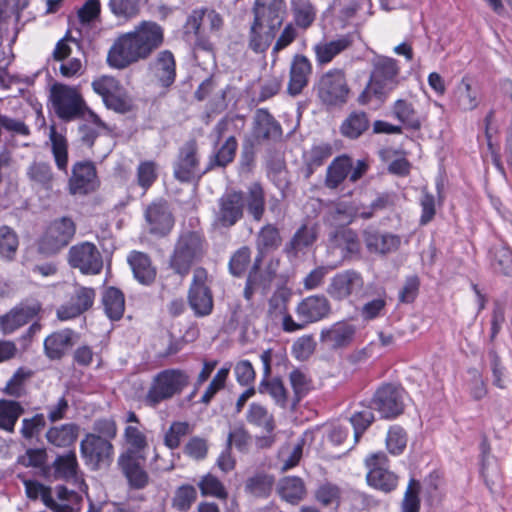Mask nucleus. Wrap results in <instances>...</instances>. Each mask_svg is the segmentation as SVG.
I'll use <instances>...</instances> for the list:
<instances>
[{"instance_id": "nucleus-41", "label": "nucleus", "mask_w": 512, "mask_h": 512, "mask_svg": "<svg viewBox=\"0 0 512 512\" xmlns=\"http://www.w3.org/2000/svg\"><path fill=\"white\" fill-rule=\"evenodd\" d=\"M102 303L106 315L111 320H119L125 310V298L121 290L115 287H109L102 296Z\"/></svg>"}, {"instance_id": "nucleus-22", "label": "nucleus", "mask_w": 512, "mask_h": 512, "mask_svg": "<svg viewBox=\"0 0 512 512\" xmlns=\"http://www.w3.org/2000/svg\"><path fill=\"white\" fill-rule=\"evenodd\" d=\"M75 226H47L39 240V251L46 255L58 253L75 235Z\"/></svg>"}, {"instance_id": "nucleus-18", "label": "nucleus", "mask_w": 512, "mask_h": 512, "mask_svg": "<svg viewBox=\"0 0 512 512\" xmlns=\"http://www.w3.org/2000/svg\"><path fill=\"white\" fill-rule=\"evenodd\" d=\"M98 186L96 168L91 161H79L72 166L68 187L72 195H85Z\"/></svg>"}, {"instance_id": "nucleus-55", "label": "nucleus", "mask_w": 512, "mask_h": 512, "mask_svg": "<svg viewBox=\"0 0 512 512\" xmlns=\"http://www.w3.org/2000/svg\"><path fill=\"white\" fill-rule=\"evenodd\" d=\"M124 439L128 447L123 452H132L133 456H146L147 437L138 427L127 426L124 430Z\"/></svg>"}, {"instance_id": "nucleus-30", "label": "nucleus", "mask_w": 512, "mask_h": 512, "mask_svg": "<svg viewBox=\"0 0 512 512\" xmlns=\"http://www.w3.org/2000/svg\"><path fill=\"white\" fill-rule=\"evenodd\" d=\"M80 432V426L76 423H66L60 426L50 427L46 432L47 441L57 447L72 446Z\"/></svg>"}, {"instance_id": "nucleus-8", "label": "nucleus", "mask_w": 512, "mask_h": 512, "mask_svg": "<svg viewBox=\"0 0 512 512\" xmlns=\"http://www.w3.org/2000/svg\"><path fill=\"white\" fill-rule=\"evenodd\" d=\"M204 254V239L201 234L194 231H183L173 254L170 258V267L175 273L186 276L193 263L199 260Z\"/></svg>"}, {"instance_id": "nucleus-56", "label": "nucleus", "mask_w": 512, "mask_h": 512, "mask_svg": "<svg viewBox=\"0 0 512 512\" xmlns=\"http://www.w3.org/2000/svg\"><path fill=\"white\" fill-rule=\"evenodd\" d=\"M289 381L293 389V397L291 398V406L295 408L297 404L311 390V380L299 369H294L289 374Z\"/></svg>"}, {"instance_id": "nucleus-49", "label": "nucleus", "mask_w": 512, "mask_h": 512, "mask_svg": "<svg viewBox=\"0 0 512 512\" xmlns=\"http://www.w3.org/2000/svg\"><path fill=\"white\" fill-rule=\"evenodd\" d=\"M197 486L203 497H214L223 501L228 499L229 494L225 485L211 473L201 476Z\"/></svg>"}, {"instance_id": "nucleus-21", "label": "nucleus", "mask_w": 512, "mask_h": 512, "mask_svg": "<svg viewBox=\"0 0 512 512\" xmlns=\"http://www.w3.org/2000/svg\"><path fill=\"white\" fill-rule=\"evenodd\" d=\"M148 71L160 87L169 88L176 79V62L173 53L170 50L160 51L149 62Z\"/></svg>"}, {"instance_id": "nucleus-63", "label": "nucleus", "mask_w": 512, "mask_h": 512, "mask_svg": "<svg viewBox=\"0 0 512 512\" xmlns=\"http://www.w3.org/2000/svg\"><path fill=\"white\" fill-rule=\"evenodd\" d=\"M341 497L340 488L333 483L325 482L318 486L315 491V499L323 506L339 504Z\"/></svg>"}, {"instance_id": "nucleus-33", "label": "nucleus", "mask_w": 512, "mask_h": 512, "mask_svg": "<svg viewBox=\"0 0 512 512\" xmlns=\"http://www.w3.org/2000/svg\"><path fill=\"white\" fill-rule=\"evenodd\" d=\"M278 493L290 504L299 503L306 495L304 481L297 476H287L279 481Z\"/></svg>"}, {"instance_id": "nucleus-60", "label": "nucleus", "mask_w": 512, "mask_h": 512, "mask_svg": "<svg viewBox=\"0 0 512 512\" xmlns=\"http://www.w3.org/2000/svg\"><path fill=\"white\" fill-rule=\"evenodd\" d=\"M407 445V434L405 430L398 425L391 426L386 437V446L393 455L401 454Z\"/></svg>"}, {"instance_id": "nucleus-58", "label": "nucleus", "mask_w": 512, "mask_h": 512, "mask_svg": "<svg viewBox=\"0 0 512 512\" xmlns=\"http://www.w3.org/2000/svg\"><path fill=\"white\" fill-rule=\"evenodd\" d=\"M32 371L20 367L16 370L13 376L8 380L4 388V392L12 397L20 398L25 394L24 384L27 379L32 376Z\"/></svg>"}, {"instance_id": "nucleus-42", "label": "nucleus", "mask_w": 512, "mask_h": 512, "mask_svg": "<svg viewBox=\"0 0 512 512\" xmlns=\"http://www.w3.org/2000/svg\"><path fill=\"white\" fill-rule=\"evenodd\" d=\"M329 241L333 247L345 249L350 253L359 249L357 234L348 226H334L329 232Z\"/></svg>"}, {"instance_id": "nucleus-36", "label": "nucleus", "mask_w": 512, "mask_h": 512, "mask_svg": "<svg viewBox=\"0 0 512 512\" xmlns=\"http://www.w3.org/2000/svg\"><path fill=\"white\" fill-rule=\"evenodd\" d=\"M365 242L370 252L386 254L395 251L400 243V237L392 234L365 232Z\"/></svg>"}, {"instance_id": "nucleus-9", "label": "nucleus", "mask_w": 512, "mask_h": 512, "mask_svg": "<svg viewBox=\"0 0 512 512\" xmlns=\"http://www.w3.org/2000/svg\"><path fill=\"white\" fill-rule=\"evenodd\" d=\"M80 455L90 470L98 471L113 462L114 446L107 438L87 433L80 442Z\"/></svg>"}, {"instance_id": "nucleus-16", "label": "nucleus", "mask_w": 512, "mask_h": 512, "mask_svg": "<svg viewBox=\"0 0 512 512\" xmlns=\"http://www.w3.org/2000/svg\"><path fill=\"white\" fill-rule=\"evenodd\" d=\"M41 310L42 305L38 300L22 301L0 316V330L5 335L11 334L33 320Z\"/></svg>"}, {"instance_id": "nucleus-38", "label": "nucleus", "mask_w": 512, "mask_h": 512, "mask_svg": "<svg viewBox=\"0 0 512 512\" xmlns=\"http://www.w3.org/2000/svg\"><path fill=\"white\" fill-rule=\"evenodd\" d=\"M23 484L25 487L26 495L29 499L36 500L41 498L43 504L52 512H71L67 510L63 511V508L61 509L55 505L51 487L45 486L36 480L29 479H24Z\"/></svg>"}, {"instance_id": "nucleus-3", "label": "nucleus", "mask_w": 512, "mask_h": 512, "mask_svg": "<svg viewBox=\"0 0 512 512\" xmlns=\"http://www.w3.org/2000/svg\"><path fill=\"white\" fill-rule=\"evenodd\" d=\"M254 18L248 32V48L264 53L281 28L286 12L284 0H255Z\"/></svg>"}, {"instance_id": "nucleus-59", "label": "nucleus", "mask_w": 512, "mask_h": 512, "mask_svg": "<svg viewBox=\"0 0 512 512\" xmlns=\"http://www.w3.org/2000/svg\"><path fill=\"white\" fill-rule=\"evenodd\" d=\"M191 433L190 424L186 421L173 422L164 436V444L171 450L180 446L181 439Z\"/></svg>"}, {"instance_id": "nucleus-15", "label": "nucleus", "mask_w": 512, "mask_h": 512, "mask_svg": "<svg viewBox=\"0 0 512 512\" xmlns=\"http://www.w3.org/2000/svg\"><path fill=\"white\" fill-rule=\"evenodd\" d=\"M69 264L83 274L96 275L103 268V259L94 244L83 242L70 248Z\"/></svg>"}, {"instance_id": "nucleus-52", "label": "nucleus", "mask_w": 512, "mask_h": 512, "mask_svg": "<svg viewBox=\"0 0 512 512\" xmlns=\"http://www.w3.org/2000/svg\"><path fill=\"white\" fill-rule=\"evenodd\" d=\"M49 138L52 145V154L54 156L57 168L67 173L68 145L66 138L62 134H59L54 126H52L50 129Z\"/></svg>"}, {"instance_id": "nucleus-26", "label": "nucleus", "mask_w": 512, "mask_h": 512, "mask_svg": "<svg viewBox=\"0 0 512 512\" xmlns=\"http://www.w3.org/2000/svg\"><path fill=\"white\" fill-rule=\"evenodd\" d=\"M280 124L266 109H258L254 115L253 136L257 141L277 139L281 136Z\"/></svg>"}, {"instance_id": "nucleus-25", "label": "nucleus", "mask_w": 512, "mask_h": 512, "mask_svg": "<svg viewBox=\"0 0 512 512\" xmlns=\"http://www.w3.org/2000/svg\"><path fill=\"white\" fill-rule=\"evenodd\" d=\"M184 34L189 39L195 37V45L205 51L212 50V43L206 36L205 8H198L191 12L184 25Z\"/></svg>"}, {"instance_id": "nucleus-6", "label": "nucleus", "mask_w": 512, "mask_h": 512, "mask_svg": "<svg viewBox=\"0 0 512 512\" xmlns=\"http://www.w3.org/2000/svg\"><path fill=\"white\" fill-rule=\"evenodd\" d=\"M51 99L55 113L60 119L71 121L84 117L87 112L93 123L98 127H105L98 115L88 109L76 89L65 85H54L51 89Z\"/></svg>"}, {"instance_id": "nucleus-23", "label": "nucleus", "mask_w": 512, "mask_h": 512, "mask_svg": "<svg viewBox=\"0 0 512 512\" xmlns=\"http://www.w3.org/2000/svg\"><path fill=\"white\" fill-rule=\"evenodd\" d=\"M311 74L312 64L310 60L302 54L294 55L289 68L287 93L292 97L300 95L307 87Z\"/></svg>"}, {"instance_id": "nucleus-50", "label": "nucleus", "mask_w": 512, "mask_h": 512, "mask_svg": "<svg viewBox=\"0 0 512 512\" xmlns=\"http://www.w3.org/2000/svg\"><path fill=\"white\" fill-rule=\"evenodd\" d=\"M332 155V146L329 143L314 145L305 153L306 177H310L314 170L324 164Z\"/></svg>"}, {"instance_id": "nucleus-39", "label": "nucleus", "mask_w": 512, "mask_h": 512, "mask_svg": "<svg viewBox=\"0 0 512 512\" xmlns=\"http://www.w3.org/2000/svg\"><path fill=\"white\" fill-rule=\"evenodd\" d=\"M350 44V40L346 37L317 43L313 48L317 62L321 65L331 62L335 56L347 49Z\"/></svg>"}, {"instance_id": "nucleus-32", "label": "nucleus", "mask_w": 512, "mask_h": 512, "mask_svg": "<svg viewBox=\"0 0 512 512\" xmlns=\"http://www.w3.org/2000/svg\"><path fill=\"white\" fill-rule=\"evenodd\" d=\"M24 407L16 400L0 399V430L13 433Z\"/></svg>"}, {"instance_id": "nucleus-10", "label": "nucleus", "mask_w": 512, "mask_h": 512, "mask_svg": "<svg viewBox=\"0 0 512 512\" xmlns=\"http://www.w3.org/2000/svg\"><path fill=\"white\" fill-rule=\"evenodd\" d=\"M350 89L345 74L340 69L324 73L317 84V95L327 106H338L347 102Z\"/></svg>"}, {"instance_id": "nucleus-51", "label": "nucleus", "mask_w": 512, "mask_h": 512, "mask_svg": "<svg viewBox=\"0 0 512 512\" xmlns=\"http://www.w3.org/2000/svg\"><path fill=\"white\" fill-rule=\"evenodd\" d=\"M366 480L369 486L385 493L393 491L398 482V477L389 469L368 471Z\"/></svg>"}, {"instance_id": "nucleus-62", "label": "nucleus", "mask_w": 512, "mask_h": 512, "mask_svg": "<svg viewBox=\"0 0 512 512\" xmlns=\"http://www.w3.org/2000/svg\"><path fill=\"white\" fill-rule=\"evenodd\" d=\"M295 22L299 27L308 28L315 19V9L308 1L293 0Z\"/></svg>"}, {"instance_id": "nucleus-29", "label": "nucleus", "mask_w": 512, "mask_h": 512, "mask_svg": "<svg viewBox=\"0 0 512 512\" xmlns=\"http://www.w3.org/2000/svg\"><path fill=\"white\" fill-rule=\"evenodd\" d=\"M54 475L57 479L78 482L79 464L74 450L58 455L53 462Z\"/></svg>"}, {"instance_id": "nucleus-61", "label": "nucleus", "mask_w": 512, "mask_h": 512, "mask_svg": "<svg viewBox=\"0 0 512 512\" xmlns=\"http://www.w3.org/2000/svg\"><path fill=\"white\" fill-rule=\"evenodd\" d=\"M394 114L401 122L413 129H419L421 126L412 104L405 100L400 99L395 102Z\"/></svg>"}, {"instance_id": "nucleus-27", "label": "nucleus", "mask_w": 512, "mask_h": 512, "mask_svg": "<svg viewBox=\"0 0 512 512\" xmlns=\"http://www.w3.org/2000/svg\"><path fill=\"white\" fill-rule=\"evenodd\" d=\"M75 332L71 329H63L49 335L44 341V349L48 358L60 359L65 352L74 345Z\"/></svg>"}, {"instance_id": "nucleus-40", "label": "nucleus", "mask_w": 512, "mask_h": 512, "mask_svg": "<svg viewBox=\"0 0 512 512\" xmlns=\"http://www.w3.org/2000/svg\"><path fill=\"white\" fill-rule=\"evenodd\" d=\"M247 214L254 222L262 220L265 210L264 190L259 183H253L249 186L247 195H244Z\"/></svg>"}, {"instance_id": "nucleus-43", "label": "nucleus", "mask_w": 512, "mask_h": 512, "mask_svg": "<svg viewBox=\"0 0 512 512\" xmlns=\"http://www.w3.org/2000/svg\"><path fill=\"white\" fill-rule=\"evenodd\" d=\"M258 391L261 394L269 395L281 408H286L289 404L288 391L280 378H263L259 383Z\"/></svg>"}, {"instance_id": "nucleus-20", "label": "nucleus", "mask_w": 512, "mask_h": 512, "mask_svg": "<svg viewBox=\"0 0 512 512\" xmlns=\"http://www.w3.org/2000/svg\"><path fill=\"white\" fill-rule=\"evenodd\" d=\"M356 325L347 321H338L320 332V341L332 350L347 348L356 336Z\"/></svg>"}, {"instance_id": "nucleus-28", "label": "nucleus", "mask_w": 512, "mask_h": 512, "mask_svg": "<svg viewBox=\"0 0 512 512\" xmlns=\"http://www.w3.org/2000/svg\"><path fill=\"white\" fill-rule=\"evenodd\" d=\"M136 280L143 285H151L156 278V269L152 266L149 256L143 252L132 251L128 256Z\"/></svg>"}, {"instance_id": "nucleus-35", "label": "nucleus", "mask_w": 512, "mask_h": 512, "mask_svg": "<svg viewBox=\"0 0 512 512\" xmlns=\"http://www.w3.org/2000/svg\"><path fill=\"white\" fill-rule=\"evenodd\" d=\"M490 265L494 272L512 276V251L503 243L495 244L489 250Z\"/></svg>"}, {"instance_id": "nucleus-64", "label": "nucleus", "mask_w": 512, "mask_h": 512, "mask_svg": "<svg viewBox=\"0 0 512 512\" xmlns=\"http://www.w3.org/2000/svg\"><path fill=\"white\" fill-rule=\"evenodd\" d=\"M420 483L411 478L402 501L401 512H419L420 499H419Z\"/></svg>"}, {"instance_id": "nucleus-37", "label": "nucleus", "mask_w": 512, "mask_h": 512, "mask_svg": "<svg viewBox=\"0 0 512 512\" xmlns=\"http://www.w3.org/2000/svg\"><path fill=\"white\" fill-rule=\"evenodd\" d=\"M246 420L250 425L260 428L268 434L273 433L276 427L273 414L265 406L256 402L249 405Z\"/></svg>"}, {"instance_id": "nucleus-2", "label": "nucleus", "mask_w": 512, "mask_h": 512, "mask_svg": "<svg viewBox=\"0 0 512 512\" xmlns=\"http://www.w3.org/2000/svg\"><path fill=\"white\" fill-rule=\"evenodd\" d=\"M164 43V29L155 21L143 20L133 31L120 35L107 54L109 66L125 69L148 59Z\"/></svg>"}, {"instance_id": "nucleus-13", "label": "nucleus", "mask_w": 512, "mask_h": 512, "mask_svg": "<svg viewBox=\"0 0 512 512\" xmlns=\"http://www.w3.org/2000/svg\"><path fill=\"white\" fill-rule=\"evenodd\" d=\"M146 456H133L132 452H122L117 466L131 490H143L150 484V476L144 467Z\"/></svg>"}, {"instance_id": "nucleus-4", "label": "nucleus", "mask_w": 512, "mask_h": 512, "mask_svg": "<svg viewBox=\"0 0 512 512\" xmlns=\"http://www.w3.org/2000/svg\"><path fill=\"white\" fill-rule=\"evenodd\" d=\"M400 67L397 60L377 55L372 59L369 81L358 97L360 104H367L372 97L385 100L399 84Z\"/></svg>"}, {"instance_id": "nucleus-14", "label": "nucleus", "mask_w": 512, "mask_h": 512, "mask_svg": "<svg viewBox=\"0 0 512 512\" xmlns=\"http://www.w3.org/2000/svg\"><path fill=\"white\" fill-rule=\"evenodd\" d=\"M371 408L383 418L397 417L404 411L403 390L393 384H383L374 393Z\"/></svg>"}, {"instance_id": "nucleus-47", "label": "nucleus", "mask_w": 512, "mask_h": 512, "mask_svg": "<svg viewBox=\"0 0 512 512\" xmlns=\"http://www.w3.org/2000/svg\"><path fill=\"white\" fill-rule=\"evenodd\" d=\"M274 480L272 475L257 473L246 480L245 491L254 497L267 498L271 494Z\"/></svg>"}, {"instance_id": "nucleus-1", "label": "nucleus", "mask_w": 512, "mask_h": 512, "mask_svg": "<svg viewBox=\"0 0 512 512\" xmlns=\"http://www.w3.org/2000/svg\"><path fill=\"white\" fill-rule=\"evenodd\" d=\"M164 43V29L155 21L143 20L133 31L120 35L107 54L109 66L125 69L148 59Z\"/></svg>"}, {"instance_id": "nucleus-45", "label": "nucleus", "mask_w": 512, "mask_h": 512, "mask_svg": "<svg viewBox=\"0 0 512 512\" xmlns=\"http://www.w3.org/2000/svg\"><path fill=\"white\" fill-rule=\"evenodd\" d=\"M317 236V226H300L286 247V252L293 257L297 256L299 251L311 246Z\"/></svg>"}, {"instance_id": "nucleus-24", "label": "nucleus", "mask_w": 512, "mask_h": 512, "mask_svg": "<svg viewBox=\"0 0 512 512\" xmlns=\"http://www.w3.org/2000/svg\"><path fill=\"white\" fill-rule=\"evenodd\" d=\"M245 207L242 192H229L219 200L218 218L225 224H235L243 218Z\"/></svg>"}, {"instance_id": "nucleus-48", "label": "nucleus", "mask_w": 512, "mask_h": 512, "mask_svg": "<svg viewBox=\"0 0 512 512\" xmlns=\"http://www.w3.org/2000/svg\"><path fill=\"white\" fill-rule=\"evenodd\" d=\"M197 489L191 484L178 486L171 498V506L178 512H188L197 500Z\"/></svg>"}, {"instance_id": "nucleus-57", "label": "nucleus", "mask_w": 512, "mask_h": 512, "mask_svg": "<svg viewBox=\"0 0 512 512\" xmlns=\"http://www.w3.org/2000/svg\"><path fill=\"white\" fill-rule=\"evenodd\" d=\"M237 150V141L234 136L226 139L215 155L210 158V162L206 170H211L215 166L225 167L233 161Z\"/></svg>"}, {"instance_id": "nucleus-11", "label": "nucleus", "mask_w": 512, "mask_h": 512, "mask_svg": "<svg viewBox=\"0 0 512 512\" xmlns=\"http://www.w3.org/2000/svg\"><path fill=\"white\" fill-rule=\"evenodd\" d=\"M208 273L203 267L193 271V278L188 290V304L196 317H205L212 313L214 307L213 294L207 285Z\"/></svg>"}, {"instance_id": "nucleus-5", "label": "nucleus", "mask_w": 512, "mask_h": 512, "mask_svg": "<svg viewBox=\"0 0 512 512\" xmlns=\"http://www.w3.org/2000/svg\"><path fill=\"white\" fill-rule=\"evenodd\" d=\"M331 304L324 295H310L302 299L295 307L297 320L291 315L285 317L283 331L293 333L305 329L308 325L317 323L330 316Z\"/></svg>"}, {"instance_id": "nucleus-12", "label": "nucleus", "mask_w": 512, "mask_h": 512, "mask_svg": "<svg viewBox=\"0 0 512 512\" xmlns=\"http://www.w3.org/2000/svg\"><path fill=\"white\" fill-rule=\"evenodd\" d=\"M174 177L180 182H191L199 179L208 170L200 172L198 145L195 139H190L180 148L173 165Z\"/></svg>"}, {"instance_id": "nucleus-7", "label": "nucleus", "mask_w": 512, "mask_h": 512, "mask_svg": "<svg viewBox=\"0 0 512 512\" xmlns=\"http://www.w3.org/2000/svg\"><path fill=\"white\" fill-rule=\"evenodd\" d=\"M190 375L181 369H165L157 373L145 396V403L156 407L163 401L179 395L189 385Z\"/></svg>"}, {"instance_id": "nucleus-46", "label": "nucleus", "mask_w": 512, "mask_h": 512, "mask_svg": "<svg viewBox=\"0 0 512 512\" xmlns=\"http://www.w3.org/2000/svg\"><path fill=\"white\" fill-rule=\"evenodd\" d=\"M142 0H108L110 12L119 20L130 21L138 17Z\"/></svg>"}, {"instance_id": "nucleus-54", "label": "nucleus", "mask_w": 512, "mask_h": 512, "mask_svg": "<svg viewBox=\"0 0 512 512\" xmlns=\"http://www.w3.org/2000/svg\"><path fill=\"white\" fill-rule=\"evenodd\" d=\"M145 218L149 224H170L174 221L169 204L163 199H158L147 207Z\"/></svg>"}, {"instance_id": "nucleus-44", "label": "nucleus", "mask_w": 512, "mask_h": 512, "mask_svg": "<svg viewBox=\"0 0 512 512\" xmlns=\"http://www.w3.org/2000/svg\"><path fill=\"white\" fill-rule=\"evenodd\" d=\"M369 119L365 112L354 111L343 121L340 131L343 136L356 139L369 128Z\"/></svg>"}, {"instance_id": "nucleus-31", "label": "nucleus", "mask_w": 512, "mask_h": 512, "mask_svg": "<svg viewBox=\"0 0 512 512\" xmlns=\"http://www.w3.org/2000/svg\"><path fill=\"white\" fill-rule=\"evenodd\" d=\"M456 101L463 111H472L479 105V89L468 77L462 78L455 90Z\"/></svg>"}, {"instance_id": "nucleus-34", "label": "nucleus", "mask_w": 512, "mask_h": 512, "mask_svg": "<svg viewBox=\"0 0 512 512\" xmlns=\"http://www.w3.org/2000/svg\"><path fill=\"white\" fill-rule=\"evenodd\" d=\"M352 169V160L348 156L335 158L327 167L325 186L336 189L349 175Z\"/></svg>"}, {"instance_id": "nucleus-17", "label": "nucleus", "mask_w": 512, "mask_h": 512, "mask_svg": "<svg viewBox=\"0 0 512 512\" xmlns=\"http://www.w3.org/2000/svg\"><path fill=\"white\" fill-rule=\"evenodd\" d=\"M364 280L361 274L355 270H346L336 274L330 281L327 293L335 300H344L351 295L362 292Z\"/></svg>"}, {"instance_id": "nucleus-53", "label": "nucleus", "mask_w": 512, "mask_h": 512, "mask_svg": "<svg viewBox=\"0 0 512 512\" xmlns=\"http://www.w3.org/2000/svg\"><path fill=\"white\" fill-rule=\"evenodd\" d=\"M27 175L33 183L45 190H51L54 174L51 165L46 162H33L27 169Z\"/></svg>"}, {"instance_id": "nucleus-19", "label": "nucleus", "mask_w": 512, "mask_h": 512, "mask_svg": "<svg viewBox=\"0 0 512 512\" xmlns=\"http://www.w3.org/2000/svg\"><path fill=\"white\" fill-rule=\"evenodd\" d=\"M95 296L93 288L77 287L70 300L57 309V318L66 321L80 316L93 306Z\"/></svg>"}]
</instances>
